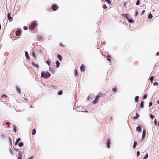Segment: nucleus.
<instances>
[{
    "mask_svg": "<svg viewBox=\"0 0 159 159\" xmlns=\"http://www.w3.org/2000/svg\"><path fill=\"white\" fill-rule=\"evenodd\" d=\"M41 76L42 77L48 78L50 76V74L48 72H43L41 73Z\"/></svg>",
    "mask_w": 159,
    "mask_h": 159,
    "instance_id": "obj_1",
    "label": "nucleus"
},
{
    "mask_svg": "<svg viewBox=\"0 0 159 159\" xmlns=\"http://www.w3.org/2000/svg\"><path fill=\"white\" fill-rule=\"evenodd\" d=\"M150 117H151V119H153V118L155 117H154V116H152V115H150Z\"/></svg>",
    "mask_w": 159,
    "mask_h": 159,
    "instance_id": "obj_46",
    "label": "nucleus"
},
{
    "mask_svg": "<svg viewBox=\"0 0 159 159\" xmlns=\"http://www.w3.org/2000/svg\"><path fill=\"white\" fill-rule=\"evenodd\" d=\"M105 95V93L100 92L98 93V95L96 96V98H99L100 97H103Z\"/></svg>",
    "mask_w": 159,
    "mask_h": 159,
    "instance_id": "obj_3",
    "label": "nucleus"
},
{
    "mask_svg": "<svg viewBox=\"0 0 159 159\" xmlns=\"http://www.w3.org/2000/svg\"><path fill=\"white\" fill-rule=\"evenodd\" d=\"M145 134H146V132H145V131L144 129L143 130V134H142V138H143L145 137Z\"/></svg>",
    "mask_w": 159,
    "mask_h": 159,
    "instance_id": "obj_17",
    "label": "nucleus"
},
{
    "mask_svg": "<svg viewBox=\"0 0 159 159\" xmlns=\"http://www.w3.org/2000/svg\"><path fill=\"white\" fill-rule=\"evenodd\" d=\"M18 145L20 147H21L23 145V143L22 142H21L18 144Z\"/></svg>",
    "mask_w": 159,
    "mask_h": 159,
    "instance_id": "obj_21",
    "label": "nucleus"
},
{
    "mask_svg": "<svg viewBox=\"0 0 159 159\" xmlns=\"http://www.w3.org/2000/svg\"><path fill=\"white\" fill-rule=\"evenodd\" d=\"M107 60H108L110 62L111 61V60L110 58H107Z\"/></svg>",
    "mask_w": 159,
    "mask_h": 159,
    "instance_id": "obj_53",
    "label": "nucleus"
},
{
    "mask_svg": "<svg viewBox=\"0 0 159 159\" xmlns=\"http://www.w3.org/2000/svg\"><path fill=\"white\" fill-rule=\"evenodd\" d=\"M145 12V11L144 10H143L142 11V13H141V15H143V14Z\"/></svg>",
    "mask_w": 159,
    "mask_h": 159,
    "instance_id": "obj_43",
    "label": "nucleus"
},
{
    "mask_svg": "<svg viewBox=\"0 0 159 159\" xmlns=\"http://www.w3.org/2000/svg\"><path fill=\"white\" fill-rule=\"evenodd\" d=\"M30 108H34V107H33L32 106H30Z\"/></svg>",
    "mask_w": 159,
    "mask_h": 159,
    "instance_id": "obj_56",
    "label": "nucleus"
},
{
    "mask_svg": "<svg viewBox=\"0 0 159 159\" xmlns=\"http://www.w3.org/2000/svg\"><path fill=\"white\" fill-rule=\"evenodd\" d=\"M138 14V12L137 11H136V13H135V14L134 16H137Z\"/></svg>",
    "mask_w": 159,
    "mask_h": 159,
    "instance_id": "obj_47",
    "label": "nucleus"
},
{
    "mask_svg": "<svg viewBox=\"0 0 159 159\" xmlns=\"http://www.w3.org/2000/svg\"><path fill=\"white\" fill-rule=\"evenodd\" d=\"M111 143L110 139H107V147L108 148H109L110 147V144Z\"/></svg>",
    "mask_w": 159,
    "mask_h": 159,
    "instance_id": "obj_7",
    "label": "nucleus"
},
{
    "mask_svg": "<svg viewBox=\"0 0 159 159\" xmlns=\"http://www.w3.org/2000/svg\"><path fill=\"white\" fill-rule=\"evenodd\" d=\"M60 46L62 47H65V46L64 45H63L62 43H60Z\"/></svg>",
    "mask_w": 159,
    "mask_h": 159,
    "instance_id": "obj_49",
    "label": "nucleus"
},
{
    "mask_svg": "<svg viewBox=\"0 0 159 159\" xmlns=\"http://www.w3.org/2000/svg\"><path fill=\"white\" fill-rule=\"evenodd\" d=\"M52 9L53 11H56L57 10V6L55 4H53L52 7Z\"/></svg>",
    "mask_w": 159,
    "mask_h": 159,
    "instance_id": "obj_4",
    "label": "nucleus"
},
{
    "mask_svg": "<svg viewBox=\"0 0 159 159\" xmlns=\"http://www.w3.org/2000/svg\"><path fill=\"white\" fill-rule=\"evenodd\" d=\"M158 85V84L157 82H155L153 83L154 85Z\"/></svg>",
    "mask_w": 159,
    "mask_h": 159,
    "instance_id": "obj_40",
    "label": "nucleus"
},
{
    "mask_svg": "<svg viewBox=\"0 0 159 159\" xmlns=\"http://www.w3.org/2000/svg\"><path fill=\"white\" fill-rule=\"evenodd\" d=\"M156 102L157 103V104H159V100L157 101Z\"/></svg>",
    "mask_w": 159,
    "mask_h": 159,
    "instance_id": "obj_54",
    "label": "nucleus"
},
{
    "mask_svg": "<svg viewBox=\"0 0 159 159\" xmlns=\"http://www.w3.org/2000/svg\"><path fill=\"white\" fill-rule=\"evenodd\" d=\"M79 75L78 74L77 71L76 70H75V76H77V75Z\"/></svg>",
    "mask_w": 159,
    "mask_h": 159,
    "instance_id": "obj_30",
    "label": "nucleus"
},
{
    "mask_svg": "<svg viewBox=\"0 0 159 159\" xmlns=\"http://www.w3.org/2000/svg\"><path fill=\"white\" fill-rule=\"evenodd\" d=\"M139 98V97L138 96H136L135 97V102H138V99Z\"/></svg>",
    "mask_w": 159,
    "mask_h": 159,
    "instance_id": "obj_20",
    "label": "nucleus"
},
{
    "mask_svg": "<svg viewBox=\"0 0 159 159\" xmlns=\"http://www.w3.org/2000/svg\"><path fill=\"white\" fill-rule=\"evenodd\" d=\"M98 98H96V96L95 97V99L93 101V104H96L98 101Z\"/></svg>",
    "mask_w": 159,
    "mask_h": 159,
    "instance_id": "obj_12",
    "label": "nucleus"
},
{
    "mask_svg": "<svg viewBox=\"0 0 159 159\" xmlns=\"http://www.w3.org/2000/svg\"><path fill=\"white\" fill-rule=\"evenodd\" d=\"M46 63L48 65V66L50 65V61H46Z\"/></svg>",
    "mask_w": 159,
    "mask_h": 159,
    "instance_id": "obj_44",
    "label": "nucleus"
},
{
    "mask_svg": "<svg viewBox=\"0 0 159 159\" xmlns=\"http://www.w3.org/2000/svg\"><path fill=\"white\" fill-rule=\"evenodd\" d=\"M21 139H20V138H19L17 139V140L15 143H17L18 142H19L20 141Z\"/></svg>",
    "mask_w": 159,
    "mask_h": 159,
    "instance_id": "obj_29",
    "label": "nucleus"
},
{
    "mask_svg": "<svg viewBox=\"0 0 159 159\" xmlns=\"http://www.w3.org/2000/svg\"><path fill=\"white\" fill-rule=\"evenodd\" d=\"M57 57L58 59H59V60L60 61H61V55H60L58 54L57 55Z\"/></svg>",
    "mask_w": 159,
    "mask_h": 159,
    "instance_id": "obj_18",
    "label": "nucleus"
},
{
    "mask_svg": "<svg viewBox=\"0 0 159 159\" xmlns=\"http://www.w3.org/2000/svg\"><path fill=\"white\" fill-rule=\"evenodd\" d=\"M128 21L130 23H132L133 22V20L132 19H128Z\"/></svg>",
    "mask_w": 159,
    "mask_h": 159,
    "instance_id": "obj_32",
    "label": "nucleus"
},
{
    "mask_svg": "<svg viewBox=\"0 0 159 159\" xmlns=\"http://www.w3.org/2000/svg\"><path fill=\"white\" fill-rule=\"evenodd\" d=\"M23 29L25 30H27L28 28L26 26H24L23 27Z\"/></svg>",
    "mask_w": 159,
    "mask_h": 159,
    "instance_id": "obj_38",
    "label": "nucleus"
},
{
    "mask_svg": "<svg viewBox=\"0 0 159 159\" xmlns=\"http://www.w3.org/2000/svg\"><path fill=\"white\" fill-rule=\"evenodd\" d=\"M152 15L151 13H150L149 14V15H148V18L149 19H151L152 18Z\"/></svg>",
    "mask_w": 159,
    "mask_h": 159,
    "instance_id": "obj_26",
    "label": "nucleus"
},
{
    "mask_svg": "<svg viewBox=\"0 0 159 159\" xmlns=\"http://www.w3.org/2000/svg\"><path fill=\"white\" fill-rule=\"evenodd\" d=\"M154 122L155 125H156L157 123V120L156 119L154 120Z\"/></svg>",
    "mask_w": 159,
    "mask_h": 159,
    "instance_id": "obj_42",
    "label": "nucleus"
},
{
    "mask_svg": "<svg viewBox=\"0 0 159 159\" xmlns=\"http://www.w3.org/2000/svg\"><path fill=\"white\" fill-rule=\"evenodd\" d=\"M7 18L8 19L10 20L12 19V17L11 16V14L10 13H9L7 14Z\"/></svg>",
    "mask_w": 159,
    "mask_h": 159,
    "instance_id": "obj_11",
    "label": "nucleus"
},
{
    "mask_svg": "<svg viewBox=\"0 0 159 159\" xmlns=\"http://www.w3.org/2000/svg\"><path fill=\"white\" fill-rule=\"evenodd\" d=\"M139 114L138 113H136V116L133 117V119L134 120H136L138 118H139Z\"/></svg>",
    "mask_w": 159,
    "mask_h": 159,
    "instance_id": "obj_10",
    "label": "nucleus"
},
{
    "mask_svg": "<svg viewBox=\"0 0 159 159\" xmlns=\"http://www.w3.org/2000/svg\"><path fill=\"white\" fill-rule=\"evenodd\" d=\"M58 94L59 95H61L62 93V91H59L58 92Z\"/></svg>",
    "mask_w": 159,
    "mask_h": 159,
    "instance_id": "obj_37",
    "label": "nucleus"
},
{
    "mask_svg": "<svg viewBox=\"0 0 159 159\" xmlns=\"http://www.w3.org/2000/svg\"><path fill=\"white\" fill-rule=\"evenodd\" d=\"M56 65H57V68L59 66V65H60V63L58 61H56Z\"/></svg>",
    "mask_w": 159,
    "mask_h": 159,
    "instance_id": "obj_19",
    "label": "nucleus"
},
{
    "mask_svg": "<svg viewBox=\"0 0 159 159\" xmlns=\"http://www.w3.org/2000/svg\"><path fill=\"white\" fill-rule=\"evenodd\" d=\"M34 158V157L33 156H32L29 159H33Z\"/></svg>",
    "mask_w": 159,
    "mask_h": 159,
    "instance_id": "obj_51",
    "label": "nucleus"
},
{
    "mask_svg": "<svg viewBox=\"0 0 159 159\" xmlns=\"http://www.w3.org/2000/svg\"><path fill=\"white\" fill-rule=\"evenodd\" d=\"M32 55L33 57H34L35 58L36 57V56L35 55V54L34 52H33L32 53Z\"/></svg>",
    "mask_w": 159,
    "mask_h": 159,
    "instance_id": "obj_36",
    "label": "nucleus"
},
{
    "mask_svg": "<svg viewBox=\"0 0 159 159\" xmlns=\"http://www.w3.org/2000/svg\"><path fill=\"white\" fill-rule=\"evenodd\" d=\"M136 130L139 132H140L141 130V128L140 127L138 126L136 128Z\"/></svg>",
    "mask_w": 159,
    "mask_h": 159,
    "instance_id": "obj_14",
    "label": "nucleus"
},
{
    "mask_svg": "<svg viewBox=\"0 0 159 159\" xmlns=\"http://www.w3.org/2000/svg\"><path fill=\"white\" fill-rule=\"evenodd\" d=\"M105 1L109 4H110L111 2L110 0H105Z\"/></svg>",
    "mask_w": 159,
    "mask_h": 159,
    "instance_id": "obj_35",
    "label": "nucleus"
},
{
    "mask_svg": "<svg viewBox=\"0 0 159 159\" xmlns=\"http://www.w3.org/2000/svg\"><path fill=\"white\" fill-rule=\"evenodd\" d=\"M148 157V153H147L146 155H145L144 156V157L143 158V159H147V158Z\"/></svg>",
    "mask_w": 159,
    "mask_h": 159,
    "instance_id": "obj_22",
    "label": "nucleus"
},
{
    "mask_svg": "<svg viewBox=\"0 0 159 159\" xmlns=\"http://www.w3.org/2000/svg\"><path fill=\"white\" fill-rule=\"evenodd\" d=\"M156 55L157 56H159V52H157V53Z\"/></svg>",
    "mask_w": 159,
    "mask_h": 159,
    "instance_id": "obj_52",
    "label": "nucleus"
},
{
    "mask_svg": "<svg viewBox=\"0 0 159 159\" xmlns=\"http://www.w3.org/2000/svg\"><path fill=\"white\" fill-rule=\"evenodd\" d=\"M102 7L104 9H106L107 8V6H106V5L104 4L102 5Z\"/></svg>",
    "mask_w": 159,
    "mask_h": 159,
    "instance_id": "obj_31",
    "label": "nucleus"
},
{
    "mask_svg": "<svg viewBox=\"0 0 159 159\" xmlns=\"http://www.w3.org/2000/svg\"><path fill=\"white\" fill-rule=\"evenodd\" d=\"M140 3V1L139 0H137V2H136V5H139Z\"/></svg>",
    "mask_w": 159,
    "mask_h": 159,
    "instance_id": "obj_33",
    "label": "nucleus"
},
{
    "mask_svg": "<svg viewBox=\"0 0 159 159\" xmlns=\"http://www.w3.org/2000/svg\"><path fill=\"white\" fill-rule=\"evenodd\" d=\"M16 36H19L20 34V31L19 30H17L16 32Z\"/></svg>",
    "mask_w": 159,
    "mask_h": 159,
    "instance_id": "obj_9",
    "label": "nucleus"
},
{
    "mask_svg": "<svg viewBox=\"0 0 159 159\" xmlns=\"http://www.w3.org/2000/svg\"><path fill=\"white\" fill-rule=\"evenodd\" d=\"M16 89L17 92L20 94V89L18 87H16Z\"/></svg>",
    "mask_w": 159,
    "mask_h": 159,
    "instance_id": "obj_23",
    "label": "nucleus"
},
{
    "mask_svg": "<svg viewBox=\"0 0 159 159\" xmlns=\"http://www.w3.org/2000/svg\"><path fill=\"white\" fill-rule=\"evenodd\" d=\"M137 144V143L136 141H134V142L133 145V148H135L136 147V146Z\"/></svg>",
    "mask_w": 159,
    "mask_h": 159,
    "instance_id": "obj_16",
    "label": "nucleus"
},
{
    "mask_svg": "<svg viewBox=\"0 0 159 159\" xmlns=\"http://www.w3.org/2000/svg\"><path fill=\"white\" fill-rule=\"evenodd\" d=\"M36 25L37 24L35 22H32L30 25H29V28L30 30H33L35 29Z\"/></svg>",
    "mask_w": 159,
    "mask_h": 159,
    "instance_id": "obj_2",
    "label": "nucleus"
},
{
    "mask_svg": "<svg viewBox=\"0 0 159 159\" xmlns=\"http://www.w3.org/2000/svg\"><path fill=\"white\" fill-rule=\"evenodd\" d=\"M25 56H26V58L28 59H30V57H29L28 53V52H25Z\"/></svg>",
    "mask_w": 159,
    "mask_h": 159,
    "instance_id": "obj_13",
    "label": "nucleus"
},
{
    "mask_svg": "<svg viewBox=\"0 0 159 159\" xmlns=\"http://www.w3.org/2000/svg\"><path fill=\"white\" fill-rule=\"evenodd\" d=\"M140 106L142 108L143 107V101L141 102L140 104Z\"/></svg>",
    "mask_w": 159,
    "mask_h": 159,
    "instance_id": "obj_25",
    "label": "nucleus"
},
{
    "mask_svg": "<svg viewBox=\"0 0 159 159\" xmlns=\"http://www.w3.org/2000/svg\"><path fill=\"white\" fill-rule=\"evenodd\" d=\"M33 65L34 66V67H37V68H38V65L37 64H35L34 63H32Z\"/></svg>",
    "mask_w": 159,
    "mask_h": 159,
    "instance_id": "obj_28",
    "label": "nucleus"
},
{
    "mask_svg": "<svg viewBox=\"0 0 159 159\" xmlns=\"http://www.w3.org/2000/svg\"><path fill=\"white\" fill-rule=\"evenodd\" d=\"M122 16L123 17L126 18L127 20H128L129 18V16L127 14H122Z\"/></svg>",
    "mask_w": 159,
    "mask_h": 159,
    "instance_id": "obj_8",
    "label": "nucleus"
},
{
    "mask_svg": "<svg viewBox=\"0 0 159 159\" xmlns=\"http://www.w3.org/2000/svg\"><path fill=\"white\" fill-rule=\"evenodd\" d=\"M3 96L5 97H7V96L6 95H5V94H3L2 96V98Z\"/></svg>",
    "mask_w": 159,
    "mask_h": 159,
    "instance_id": "obj_50",
    "label": "nucleus"
},
{
    "mask_svg": "<svg viewBox=\"0 0 159 159\" xmlns=\"http://www.w3.org/2000/svg\"><path fill=\"white\" fill-rule=\"evenodd\" d=\"M147 95H144L143 96V99H146V98H147Z\"/></svg>",
    "mask_w": 159,
    "mask_h": 159,
    "instance_id": "obj_34",
    "label": "nucleus"
},
{
    "mask_svg": "<svg viewBox=\"0 0 159 159\" xmlns=\"http://www.w3.org/2000/svg\"><path fill=\"white\" fill-rule=\"evenodd\" d=\"M110 56L109 55H107V58H110Z\"/></svg>",
    "mask_w": 159,
    "mask_h": 159,
    "instance_id": "obj_48",
    "label": "nucleus"
},
{
    "mask_svg": "<svg viewBox=\"0 0 159 159\" xmlns=\"http://www.w3.org/2000/svg\"><path fill=\"white\" fill-rule=\"evenodd\" d=\"M32 135H34L35 134L36 132V129H33L32 130Z\"/></svg>",
    "mask_w": 159,
    "mask_h": 159,
    "instance_id": "obj_15",
    "label": "nucleus"
},
{
    "mask_svg": "<svg viewBox=\"0 0 159 159\" xmlns=\"http://www.w3.org/2000/svg\"><path fill=\"white\" fill-rule=\"evenodd\" d=\"M153 76H151L150 78V80L151 82L152 83H153Z\"/></svg>",
    "mask_w": 159,
    "mask_h": 159,
    "instance_id": "obj_24",
    "label": "nucleus"
},
{
    "mask_svg": "<svg viewBox=\"0 0 159 159\" xmlns=\"http://www.w3.org/2000/svg\"><path fill=\"white\" fill-rule=\"evenodd\" d=\"M80 70L81 72H84L85 71V67L84 65L82 64L80 67Z\"/></svg>",
    "mask_w": 159,
    "mask_h": 159,
    "instance_id": "obj_5",
    "label": "nucleus"
},
{
    "mask_svg": "<svg viewBox=\"0 0 159 159\" xmlns=\"http://www.w3.org/2000/svg\"><path fill=\"white\" fill-rule=\"evenodd\" d=\"M140 154V152L139 151H137V156L138 157Z\"/></svg>",
    "mask_w": 159,
    "mask_h": 159,
    "instance_id": "obj_41",
    "label": "nucleus"
},
{
    "mask_svg": "<svg viewBox=\"0 0 159 159\" xmlns=\"http://www.w3.org/2000/svg\"><path fill=\"white\" fill-rule=\"evenodd\" d=\"M117 89L116 88H114L112 89V90L113 92L114 93H116V91H117Z\"/></svg>",
    "mask_w": 159,
    "mask_h": 159,
    "instance_id": "obj_27",
    "label": "nucleus"
},
{
    "mask_svg": "<svg viewBox=\"0 0 159 159\" xmlns=\"http://www.w3.org/2000/svg\"><path fill=\"white\" fill-rule=\"evenodd\" d=\"M22 153L21 152L19 151L18 152V159H22Z\"/></svg>",
    "mask_w": 159,
    "mask_h": 159,
    "instance_id": "obj_6",
    "label": "nucleus"
},
{
    "mask_svg": "<svg viewBox=\"0 0 159 159\" xmlns=\"http://www.w3.org/2000/svg\"><path fill=\"white\" fill-rule=\"evenodd\" d=\"M16 126H14V131L15 132H16Z\"/></svg>",
    "mask_w": 159,
    "mask_h": 159,
    "instance_id": "obj_39",
    "label": "nucleus"
},
{
    "mask_svg": "<svg viewBox=\"0 0 159 159\" xmlns=\"http://www.w3.org/2000/svg\"><path fill=\"white\" fill-rule=\"evenodd\" d=\"M10 141H11V139H10Z\"/></svg>",
    "mask_w": 159,
    "mask_h": 159,
    "instance_id": "obj_57",
    "label": "nucleus"
},
{
    "mask_svg": "<svg viewBox=\"0 0 159 159\" xmlns=\"http://www.w3.org/2000/svg\"><path fill=\"white\" fill-rule=\"evenodd\" d=\"M88 99H89V97H88Z\"/></svg>",
    "mask_w": 159,
    "mask_h": 159,
    "instance_id": "obj_58",
    "label": "nucleus"
},
{
    "mask_svg": "<svg viewBox=\"0 0 159 159\" xmlns=\"http://www.w3.org/2000/svg\"><path fill=\"white\" fill-rule=\"evenodd\" d=\"M152 105V102H150L149 103V106L150 107V106H151Z\"/></svg>",
    "mask_w": 159,
    "mask_h": 159,
    "instance_id": "obj_45",
    "label": "nucleus"
},
{
    "mask_svg": "<svg viewBox=\"0 0 159 159\" xmlns=\"http://www.w3.org/2000/svg\"><path fill=\"white\" fill-rule=\"evenodd\" d=\"M6 124L8 125V124H10V122H7V123H6Z\"/></svg>",
    "mask_w": 159,
    "mask_h": 159,
    "instance_id": "obj_55",
    "label": "nucleus"
}]
</instances>
